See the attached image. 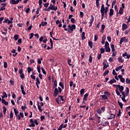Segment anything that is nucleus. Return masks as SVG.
<instances>
[{"label": "nucleus", "mask_w": 130, "mask_h": 130, "mask_svg": "<svg viewBox=\"0 0 130 130\" xmlns=\"http://www.w3.org/2000/svg\"><path fill=\"white\" fill-rule=\"evenodd\" d=\"M4 67L5 68V69H7L8 68V62H4Z\"/></svg>", "instance_id": "obj_48"}, {"label": "nucleus", "mask_w": 130, "mask_h": 130, "mask_svg": "<svg viewBox=\"0 0 130 130\" xmlns=\"http://www.w3.org/2000/svg\"><path fill=\"white\" fill-rule=\"evenodd\" d=\"M19 116L21 117L22 118H24V113H22V112H20L19 113Z\"/></svg>", "instance_id": "obj_58"}, {"label": "nucleus", "mask_w": 130, "mask_h": 130, "mask_svg": "<svg viewBox=\"0 0 130 130\" xmlns=\"http://www.w3.org/2000/svg\"><path fill=\"white\" fill-rule=\"evenodd\" d=\"M109 47V43L106 41L105 44V47Z\"/></svg>", "instance_id": "obj_51"}, {"label": "nucleus", "mask_w": 130, "mask_h": 130, "mask_svg": "<svg viewBox=\"0 0 130 130\" xmlns=\"http://www.w3.org/2000/svg\"><path fill=\"white\" fill-rule=\"evenodd\" d=\"M91 19L89 22V27H91V26H92V24H93V22L94 21V16H93V15L91 16Z\"/></svg>", "instance_id": "obj_15"}, {"label": "nucleus", "mask_w": 130, "mask_h": 130, "mask_svg": "<svg viewBox=\"0 0 130 130\" xmlns=\"http://www.w3.org/2000/svg\"><path fill=\"white\" fill-rule=\"evenodd\" d=\"M118 78H119L120 82H121L122 83H124V82H125V79H124V78H122V76L118 75Z\"/></svg>", "instance_id": "obj_11"}, {"label": "nucleus", "mask_w": 130, "mask_h": 130, "mask_svg": "<svg viewBox=\"0 0 130 130\" xmlns=\"http://www.w3.org/2000/svg\"><path fill=\"white\" fill-rule=\"evenodd\" d=\"M6 112H7V108H6V107H3V113L6 114Z\"/></svg>", "instance_id": "obj_52"}, {"label": "nucleus", "mask_w": 130, "mask_h": 130, "mask_svg": "<svg viewBox=\"0 0 130 130\" xmlns=\"http://www.w3.org/2000/svg\"><path fill=\"white\" fill-rule=\"evenodd\" d=\"M129 32H130V29H127L124 32V34H128Z\"/></svg>", "instance_id": "obj_60"}, {"label": "nucleus", "mask_w": 130, "mask_h": 130, "mask_svg": "<svg viewBox=\"0 0 130 130\" xmlns=\"http://www.w3.org/2000/svg\"><path fill=\"white\" fill-rule=\"evenodd\" d=\"M50 8V10H52V11H57V7L54 6L53 5L52 7H49Z\"/></svg>", "instance_id": "obj_16"}, {"label": "nucleus", "mask_w": 130, "mask_h": 130, "mask_svg": "<svg viewBox=\"0 0 130 130\" xmlns=\"http://www.w3.org/2000/svg\"><path fill=\"white\" fill-rule=\"evenodd\" d=\"M108 124H109V122L105 121L103 124V126H107V125H108Z\"/></svg>", "instance_id": "obj_32"}, {"label": "nucleus", "mask_w": 130, "mask_h": 130, "mask_svg": "<svg viewBox=\"0 0 130 130\" xmlns=\"http://www.w3.org/2000/svg\"><path fill=\"white\" fill-rule=\"evenodd\" d=\"M101 97V99L103 101H104L105 102H107L108 101V97L106 94L102 95Z\"/></svg>", "instance_id": "obj_6"}, {"label": "nucleus", "mask_w": 130, "mask_h": 130, "mask_svg": "<svg viewBox=\"0 0 130 130\" xmlns=\"http://www.w3.org/2000/svg\"><path fill=\"white\" fill-rule=\"evenodd\" d=\"M104 94L105 95H108L109 96H110V93H109V92H108L107 91H104Z\"/></svg>", "instance_id": "obj_55"}, {"label": "nucleus", "mask_w": 130, "mask_h": 130, "mask_svg": "<svg viewBox=\"0 0 130 130\" xmlns=\"http://www.w3.org/2000/svg\"><path fill=\"white\" fill-rule=\"evenodd\" d=\"M71 62H72V59H69L68 60V63L69 66H73V64H71Z\"/></svg>", "instance_id": "obj_43"}, {"label": "nucleus", "mask_w": 130, "mask_h": 130, "mask_svg": "<svg viewBox=\"0 0 130 130\" xmlns=\"http://www.w3.org/2000/svg\"><path fill=\"white\" fill-rule=\"evenodd\" d=\"M126 83L127 84H130V80L128 79H126Z\"/></svg>", "instance_id": "obj_64"}, {"label": "nucleus", "mask_w": 130, "mask_h": 130, "mask_svg": "<svg viewBox=\"0 0 130 130\" xmlns=\"http://www.w3.org/2000/svg\"><path fill=\"white\" fill-rule=\"evenodd\" d=\"M20 89L22 94L23 95H26V92H25V90H24V86L22 85H20Z\"/></svg>", "instance_id": "obj_17"}, {"label": "nucleus", "mask_w": 130, "mask_h": 130, "mask_svg": "<svg viewBox=\"0 0 130 130\" xmlns=\"http://www.w3.org/2000/svg\"><path fill=\"white\" fill-rule=\"evenodd\" d=\"M59 85L60 87L62 88V89H64V86L63 85L62 82H59Z\"/></svg>", "instance_id": "obj_40"}, {"label": "nucleus", "mask_w": 130, "mask_h": 130, "mask_svg": "<svg viewBox=\"0 0 130 130\" xmlns=\"http://www.w3.org/2000/svg\"><path fill=\"white\" fill-rule=\"evenodd\" d=\"M122 68H123V66H120L118 67H117L115 70L116 72H118V71H120V70H121V69H122Z\"/></svg>", "instance_id": "obj_22"}, {"label": "nucleus", "mask_w": 130, "mask_h": 130, "mask_svg": "<svg viewBox=\"0 0 130 130\" xmlns=\"http://www.w3.org/2000/svg\"><path fill=\"white\" fill-rule=\"evenodd\" d=\"M6 10V7L5 6H2L0 8V11H5Z\"/></svg>", "instance_id": "obj_56"}, {"label": "nucleus", "mask_w": 130, "mask_h": 130, "mask_svg": "<svg viewBox=\"0 0 130 130\" xmlns=\"http://www.w3.org/2000/svg\"><path fill=\"white\" fill-rule=\"evenodd\" d=\"M37 70H38V72L39 74L41 73V67H40V66H37Z\"/></svg>", "instance_id": "obj_33"}, {"label": "nucleus", "mask_w": 130, "mask_h": 130, "mask_svg": "<svg viewBox=\"0 0 130 130\" xmlns=\"http://www.w3.org/2000/svg\"><path fill=\"white\" fill-rule=\"evenodd\" d=\"M81 39L82 40H84V39H86V37H85V32H83L81 35Z\"/></svg>", "instance_id": "obj_25"}, {"label": "nucleus", "mask_w": 130, "mask_h": 130, "mask_svg": "<svg viewBox=\"0 0 130 130\" xmlns=\"http://www.w3.org/2000/svg\"><path fill=\"white\" fill-rule=\"evenodd\" d=\"M63 124H61L60 126H59V128L57 129V130H61V129H62V128H63Z\"/></svg>", "instance_id": "obj_44"}, {"label": "nucleus", "mask_w": 130, "mask_h": 130, "mask_svg": "<svg viewBox=\"0 0 130 130\" xmlns=\"http://www.w3.org/2000/svg\"><path fill=\"white\" fill-rule=\"evenodd\" d=\"M41 25H42V26H43V27H44V26H46V25H47V23L46 21L42 22L41 23Z\"/></svg>", "instance_id": "obj_46"}, {"label": "nucleus", "mask_w": 130, "mask_h": 130, "mask_svg": "<svg viewBox=\"0 0 130 130\" xmlns=\"http://www.w3.org/2000/svg\"><path fill=\"white\" fill-rule=\"evenodd\" d=\"M30 122L31 124L29 125V127H35V124H36V125H38V124H39V123H38V121H37V119H35L34 120H33V119H30Z\"/></svg>", "instance_id": "obj_2"}, {"label": "nucleus", "mask_w": 130, "mask_h": 130, "mask_svg": "<svg viewBox=\"0 0 130 130\" xmlns=\"http://www.w3.org/2000/svg\"><path fill=\"white\" fill-rule=\"evenodd\" d=\"M113 83H116V80H115V79H112L111 80V81L109 82V84H111L112 85V84H113Z\"/></svg>", "instance_id": "obj_30"}, {"label": "nucleus", "mask_w": 130, "mask_h": 130, "mask_svg": "<svg viewBox=\"0 0 130 130\" xmlns=\"http://www.w3.org/2000/svg\"><path fill=\"white\" fill-rule=\"evenodd\" d=\"M114 58L112 57H110L109 58V61L110 62H112V61H114Z\"/></svg>", "instance_id": "obj_39"}, {"label": "nucleus", "mask_w": 130, "mask_h": 130, "mask_svg": "<svg viewBox=\"0 0 130 130\" xmlns=\"http://www.w3.org/2000/svg\"><path fill=\"white\" fill-rule=\"evenodd\" d=\"M88 96H89L88 93L85 94L84 95V98L83 99V100H84V101H87V98H88Z\"/></svg>", "instance_id": "obj_19"}, {"label": "nucleus", "mask_w": 130, "mask_h": 130, "mask_svg": "<svg viewBox=\"0 0 130 130\" xmlns=\"http://www.w3.org/2000/svg\"><path fill=\"white\" fill-rule=\"evenodd\" d=\"M40 84V81L39 80V78L37 77L36 78V85L37 88H39Z\"/></svg>", "instance_id": "obj_9"}, {"label": "nucleus", "mask_w": 130, "mask_h": 130, "mask_svg": "<svg viewBox=\"0 0 130 130\" xmlns=\"http://www.w3.org/2000/svg\"><path fill=\"white\" fill-rule=\"evenodd\" d=\"M38 108L40 111H41V112L43 110L41 108V106H40V105H39V103H38Z\"/></svg>", "instance_id": "obj_41"}, {"label": "nucleus", "mask_w": 130, "mask_h": 130, "mask_svg": "<svg viewBox=\"0 0 130 130\" xmlns=\"http://www.w3.org/2000/svg\"><path fill=\"white\" fill-rule=\"evenodd\" d=\"M98 40V35H96L94 36V41H97Z\"/></svg>", "instance_id": "obj_62"}, {"label": "nucleus", "mask_w": 130, "mask_h": 130, "mask_svg": "<svg viewBox=\"0 0 130 130\" xmlns=\"http://www.w3.org/2000/svg\"><path fill=\"white\" fill-rule=\"evenodd\" d=\"M10 118H13V117H14V115H13V111H12L10 114Z\"/></svg>", "instance_id": "obj_59"}, {"label": "nucleus", "mask_w": 130, "mask_h": 130, "mask_svg": "<svg viewBox=\"0 0 130 130\" xmlns=\"http://www.w3.org/2000/svg\"><path fill=\"white\" fill-rule=\"evenodd\" d=\"M19 74H20V75H21L22 74H23V70L22 69H19Z\"/></svg>", "instance_id": "obj_63"}, {"label": "nucleus", "mask_w": 130, "mask_h": 130, "mask_svg": "<svg viewBox=\"0 0 130 130\" xmlns=\"http://www.w3.org/2000/svg\"><path fill=\"white\" fill-rule=\"evenodd\" d=\"M62 92V89H61V88L60 87H58L57 88H55V89L54 90V96L56 97L57 95H58V93H61Z\"/></svg>", "instance_id": "obj_3"}, {"label": "nucleus", "mask_w": 130, "mask_h": 130, "mask_svg": "<svg viewBox=\"0 0 130 130\" xmlns=\"http://www.w3.org/2000/svg\"><path fill=\"white\" fill-rule=\"evenodd\" d=\"M14 111L15 112L16 116H17V115H18V114L19 113V111H18L16 108H14Z\"/></svg>", "instance_id": "obj_35"}, {"label": "nucleus", "mask_w": 130, "mask_h": 130, "mask_svg": "<svg viewBox=\"0 0 130 130\" xmlns=\"http://www.w3.org/2000/svg\"><path fill=\"white\" fill-rule=\"evenodd\" d=\"M71 21L72 22V23H73V24H75L76 23V20L75 19V18H71Z\"/></svg>", "instance_id": "obj_54"}, {"label": "nucleus", "mask_w": 130, "mask_h": 130, "mask_svg": "<svg viewBox=\"0 0 130 130\" xmlns=\"http://www.w3.org/2000/svg\"><path fill=\"white\" fill-rule=\"evenodd\" d=\"M111 48L112 49V52H114L115 51V48L114 47V45H113V44L111 45Z\"/></svg>", "instance_id": "obj_27"}, {"label": "nucleus", "mask_w": 130, "mask_h": 130, "mask_svg": "<svg viewBox=\"0 0 130 130\" xmlns=\"http://www.w3.org/2000/svg\"><path fill=\"white\" fill-rule=\"evenodd\" d=\"M88 45L90 48H93V42L92 41L88 42Z\"/></svg>", "instance_id": "obj_28"}, {"label": "nucleus", "mask_w": 130, "mask_h": 130, "mask_svg": "<svg viewBox=\"0 0 130 130\" xmlns=\"http://www.w3.org/2000/svg\"><path fill=\"white\" fill-rule=\"evenodd\" d=\"M118 103L119 104V106H120V108H122V103L121 102H120L119 101H118Z\"/></svg>", "instance_id": "obj_53"}, {"label": "nucleus", "mask_w": 130, "mask_h": 130, "mask_svg": "<svg viewBox=\"0 0 130 130\" xmlns=\"http://www.w3.org/2000/svg\"><path fill=\"white\" fill-rule=\"evenodd\" d=\"M109 67V64H108V63H104V67L103 70H105V69H107V68H108Z\"/></svg>", "instance_id": "obj_26"}, {"label": "nucleus", "mask_w": 130, "mask_h": 130, "mask_svg": "<svg viewBox=\"0 0 130 130\" xmlns=\"http://www.w3.org/2000/svg\"><path fill=\"white\" fill-rule=\"evenodd\" d=\"M105 110H106V107H103L101 109H98L97 113H98V114H101V113H103Z\"/></svg>", "instance_id": "obj_5"}, {"label": "nucleus", "mask_w": 130, "mask_h": 130, "mask_svg": "<svg viewBox=\"0 0 130 130\" xmlns=\"http://www.w3.org/2000/svg\"><path fill=\"white\" fill-rule=\"evenodd\" d=\"M127 29V25L125 23H123L122 25V31H124V30H126Z\"/></svg>", "instance_id": "obj_13"}, {"label": "nucleus", "mask_w": 130, "mask_h": 130, "mask_svg": "<svg viewBox=\"0 0 130 130\" xmlns=\"http://www.w3.org/2000/svg\"><path fill=\"white\" fill-rule=\"evenodd\" d=\"M105 49H106V52H110L111 51V49H110V47H105Z\"/></svg>", "instance_id": "obj_31"}, {"label": "nucleus", "mask_w": 130, "mask_h": 130, "mask_svg": "<svg viewBox=\"0 0 130 130\" xmlns=\"http://www.w3.org/2000/svg\"><path fill=\"white\" fill-rule=\"evenodd\" d=\"M58 97H59L62 102V103H64L66 102V101H64V99H63V96L62 95H58Z\"/></svg>", "instance_id": "obj_24"}, {"label": "nucleus", "mask_w": 130, "mask_h": 130, "mask_svg": "<svg viewBox=\"0 0 130 130\" xmlns=\"http://www.w3.org/2000/svg\"><path fill=\"white\" fill-rule=\"evenodd\" d=\"M122 57H124V58H127L128 59V58L130 57V54H127V53L125 52V53L122 54Z\"/></svg>", "instance_id": "obj_10"}, {"label": "nucleus", "mask_w": 130, "mask_h": 130, "mask_svg": "<svg viewBox=\"0 0 130 130\" xmlns=\"http://www.w3.org/2000/svg\"><path fill=\"white\" fill-rule=\"evenodd\" d=\"M84 92H85V89H84V88L81 89V90H80L81 95H84Z\"/></svg>", "instance_id": "obj_42"}, {"label": "nucleus", "mask_w": 130, "mask_h": 130, "mask_svg": "<svg viewBox=\"0 0 130 130\" xmlns=\"http://www.w3.org/2000/svg\"><path fill=\"white\" fill-rule=\"evenodd\" d=\"M101 56H102V55H101V54H99L97 57H98V59L99 60V59H100L101 58Z\"/></svg>", "instance_id": "obj_61"}, {"label": "nucleus", "mask_w": 130, "mask_h": 130, "mask_svg": "<svg viewBox=\"0 0 130 130\" xmlns=\"http://www.w3.org/2000/svg\"><path fill=\"white\" fill-rule=\"evenodd\" d=\"M114 13V11L113 10V9H111L110 10V12H109V16H110V17H111V16H113Z\"/></svg>", "instance_id": "obj_20"}, {"label": "nucleus", "mask_w": 130, "mask_h": 130, "mask_svg": "<svg viewBox=\"0 0 130 130\" xmlns=\"http://www.w3.org/2000/svg\"><path fill=\"white\" fill-rule=\"evenodd\" d=\"M3 96H2V98H8V94H7V93L5 91L3 92Z\"/></svg>", "instance_id": "obj_23"}, {"label": "nucleus", "mask_w": 130, "mask_h": 130, "mask_svg": "<svg viewBox=\"0 0 130 130\" xmlns=\"http://www.w3.org/2000/svg\"><path fill=\"white\" fill-rule=\"evenodd\" d=\"M126 38V37H124L120 39L119 45L121 47V44H122V42H124V41L125 40Z\"/></svg>", "instance_id": "obj_12"}, {"label": "nucleus", "mask_w": 130, "mask_h": 130, "mask_svg": "<svg viewBox=\"0 0 130 130\" xmlns=\"http://www.w3.org/2000/svg\"><path fill=\"white\" fill-rule=\"evenodd\" d=\"M129 93V89L128 87H126V94L124 95H122L121 98H125L126 96H128V93Z\"/></svg>", "instance_id": "obj_8"}, {"label": "nucleus", "mask_w": 130, "mask_h": 130, "mask_svg": "<svg viewBox=\"0 0 130 130\" xmlns=\"http://www.w3.org/2000/svg\"><path fill=\"white\" fill-rule=\"evenodd\" d=\"M118 60L119 61V62H123L124 60L122 59V58L121 57H118Z\"/></svg>", "instance_id": "obj_36"}, {"label": "nucleus", "mask_w": 130, "mask_h": 130, "mask_svg": "<svg viewBox=\"0 0 130 130\" xmlns=\"http://www.w3.org/2000/svg\"><path fill=\"white\" fill-rule=\"evenodd\" d=\"M107 13H108V7H105L104 4H103L101 8V13L102 16V20L104 18V16H107Z\"/></svg>", "instance_id": "obj_1"}, {"label": "nucleus", "mask_w": 130, "mask_h": 130, "mask_svg": "<svg viewBox=\"0 0 130 130\" xmlns=\"http://www.w3.org/2000/svg\"><path fill=\"white\" fill-rule=\"evenodd\" d=\"M124 89V87L120 85H117V90H119L120 92H122Z\"/></svg>", "instance_id": "obj_7"}, {"label": "nucleus", "mask_w": 130, "mask_h": 130, "mask_svg": "<svg viewBox=\"0 0 130 130\" xmlns=\"http://www.w3.org/2000/svg\"><path fill=\"white\" fill-rule=\"evenodd\" d=\"M53 88H56V87H57V82L56 81V80H55L54 81V84L53 85Z\"/></svg>", "instance_id": "obj_29"}, {"label": "nucleus", "mask_w": 130, "mask_h": 130, "mask_svg": "<svg viewBox=\"0 0 130 130\" xmlns=\"http://www.w3.org/2000/svg\"><path fill=\"white\" fill-rule=\"evenodd\" d=\"M68 28L69 29H68V32L69 33H73V31L74 30H76V25L72 24V25H68Z\"/></svg>", "instance_id": "obj_4"}, {"label": "nucleus", "mask_w": 130, "mask_h": 130, "mask_svg": "<svg viewBox=\"0 0 130 130\" xmlns=\"http://www.w3.org/2000/svg\"><path fill=\"white\" fill-rule=\"evenodd\" d=\"M93 59V57H92V55L89 56V62L91 63H92V60Z\"/></svg>", "instance_id": "obj_45"}, {"label": "nucleus", "mask_w": 130, "mask_h": 130, "mask_svg": "<svg viewBox=\"0 0 130 130\" xmlns=\"http://www.w3.org/2000/svg\"><path fill=\"white\" fill-rule=\"evenodd\" d=\"M10 3L11 5H17V4H18V1L16 0H10Z\"/></svg>", "instance_id": "obj_18"}, {"label": "nucleus", "mask_w": 130, "mask_h": 130, "mask_svg": "<svg viewBox=\"0 0 130 130\" xmlns=\"http://www.w3.org/2000/svg\"><path fill=\"white\" fill-rule=\"evenodd\" d=\"M14 40L17 41L18 39H19V35H15L14 37Z\"/></svg>", "instance_id": "obj_38"}, {"label": "nucleus", "mask_w": 130, "mask_h": 130, "mask_svg": "<svg viewBox=\"0 0 130 130\" xmlns=\"http://www.w3.org/2000/svg\"><path fill=\"white\" fill-rule=\"evenodd\" d=\"M43 58L42 57L41 58H38V63H39V64H41V60H43Z\"/></svg>", "instance_id": "obj_34"}, {"label": "nucleus", "mask_w": 130, "mask_h": 130, "mask_svg": "<svg viewBox=\"0 0 130 130\" xmlns=\"http://www.w3.org/2000/svg\"><path fill=\"white\" fill-rule=\"evenodd\" d=\"M20 78L22 79H25V74L23 73L22 74H20Z\"/></svg>", "instance_id": "obj_57"}, {"label": "nucleus", "mask_w": 130, "mask_h": 130, "mask_svg": "<svg viewBox=\"0 0 130 130\" xmlns=\"http://www.w3.org/2000/svg\"><path fill=\"white\" fill-rule=\"evenodd\" d=\"M115 118V115L113 114H110L109 117L107 118L108 119H112L113 118Z\"/></svg>", "instance_id": "obj_14"}, {"label": "nucleus", "mask_w": 130, "mask_h": 130, "mask_svg": "<svg viewBox=\"0 0 130 130\" xmlns=\"http://www.w3.org/2000/svg\"><path fill=\"white\" fill-rule=\"evenodd\" d=\"M101 53H104L105 52V48H101L100 49Z\"/></svg>", "instance_id": "obj_47"}, {"label": "nucleus", "mask_w": 130, "mask_h": 130, "mask_svg": "<svg viewBox=\"0 0 130 130\" xmlns=\"http://www.w3.org/2000/svg\"><path fill=\"white\" fill-rule=\"evenodd\" d=\"M2 102L3 104H5V105H9V102H7L5 99H2Z\"/></svg>", "instance_id": "obj_21"}, {"label": "nucleus", "mask_w": 130, "mask_h": 130, "mask_svg": "<svg viewBox=\"0 0 130 130\" xmlns=\"http://www.w3.org/2000/svg\"><path fill=\"white\" fill-rule=\"evenodd\" d=\"M109 73V70H106L105 72L104 73L103 75L104 76H107L108 74Z\"/></svg>", "instance_id": "obj_37"}, {"label": "nucleus", "mask_w": 130, "mask_h": 130, "mask_svg": "<svg viewBox=\"0 0 130 130\" xmlns=\"http://www.w3.org/2000/svg\"><path fill=\"white\" fill-rule=\"evenodd\" d=\"M27 72L28 73V74H30V73H31V72H32V69L30 67H28L27 68Z\"/></svg>", "instance_id": "obj_50"}, {"label": "nucleus", "mask_w": 130, "mask_h": 130, "mask_svg": "<svg viewBox=\"0 0 130 130\" xmlns=\"http://www.w3.org/2000/svg\"><path fill=\"white\" fill-rule=\"evenodd\" d=\"M41 70H42V71L43 72V74H44V75H46V71H45V70H44V68L42 67Z\"/></svg>", "instance_id": "obj_49"}]
</instances>
